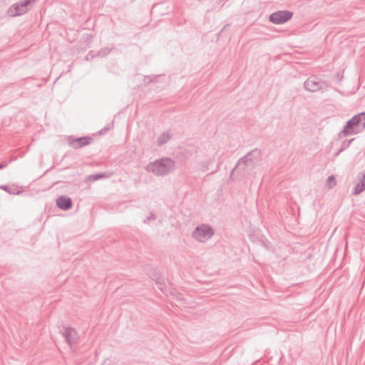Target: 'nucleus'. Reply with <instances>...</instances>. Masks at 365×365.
I'll list each match as a JSON object with an SVG mask.
<instances>
[{
    "instance_id": "11",
    "label": "nucleus",
    "mask_w": 365,
    "mask_h": 365,
    "mask_svg": "<svg viewBox=\"0 0 365 365\" xmlns=\"http://www.w3.org/2000/svg\"><path fill=\"white\" fill-rule=\"evenodd\" d=\"M93 138H68V144L73 148L78 149L89 145Z\"/></svg>"
},
{
    "instance_id": "8",
    "label": "nucleus",
    "mask_w": 365,
    "mask_h": 365,
    "mask_svg": "<svg viewBox=\"0 0 365 365\" xmlns=\"http://www.w3.org/2000/svg\"><path fill=\"white\" fill-rule=\"evenodd\" d=\"M36 0H24L13 4L9 9V14L12 16H16L25 14L28 11V6Z\"/></svg>"
},
{
    "instance_id": "20",
    "label": "nucleus",
    "mask_w": 365,
    "mask_h": 365,
    "mask_svg": "<svg viewBox=\"0 0 365 365\" xmlns=\"http://www.w3.org/2000/svg\"><path fill=\"white\" fill-rule=\"evenodd\" d=\"M108 130V128L106 127L103 129H101L99 132H98V134L100 135H105L106 133V131Z\"/></svg>"
},
{
    "instance_id": "6",
    "label": "nucleus",
    "mask_w": 365,
    "mask_h": 365,
    "mask_svg": "<svg viewBox=\"0 0 365 365\" xmlns=\"http://www.w3.org/2000/svg\"><path fill=\"white\" fill-rule=\"evenodd\" d=\"M150 277L152 279L155 281L158 289H160L163 293L166 295L168 294V293L173 294L172 284L161 277L157 271L154 270L153 273L150 274Z\"/></svg>"
},
{
    "instance_id": "12",
    "label": "nucleus",
    "mask_w": 365,
    "mask_h": 365,
    "mask_svg": "<svg viewBox=\"0 0 365 365\" xmlns=\"http://www.w3.org/2000/svg\"><path fill=\"white\" fill-rule=\"evenodd\" d=\"M365 190V172L361 173L359 182L355 185L353 194L359 195Z\"/></svg>"
},
{
    "instance_id": "10",
    "label": "nucleus",
    "mask_w": 365,
    "mask_h": 365,
    "mask_svg": "<svg viewBox=\"0 0 365 365\" xmlns=\"http://www.w3.org/2000/svg\"><path fill=\"white\" fill-rule=\"evenodd\" d=\"M56 206L64 211L70 210L73 206L71 199L66 195H61L56 200Z\"/></svg>"
},
{
    "instance_id": "9",
    "label": "nucleus",
    "mask_w": 365,
    "mask_h": 365,
    "mask_svg": "<svg viewBox=\"0 0 365 365\" xmlns=\"http://www.w3.org/2000/svg\"><path fill=\"white\" fill-rule=\"evenodd\" d=\"M61 334L70 348L73 349L74 344L78 341L79 336L77 331L71 327H63Z\"/></svg>"
},
{
    "instance_id": "14",
    "label": "nucleus",
    "mask_w": 365,
    "mask_h": 365,
    "mask_svg": "<svg viewBox=\"0 0 365 365\" xmlns=\"http://www.w3.org/2000/svg\"><path fill=\"white\" fill-rule=\"evenodd\" d=\"M336 185V180L334 175H329L326 180V186L331 189Z\"/></svg>"
},
{
    "instance_id": "5",
    "label": "nucleus",
    "mask_w": 365,
    "mask_h": 365,
    "mask_svg": "<svg viewBox=\"0 0 365 365\" xmlns=\"http://www.w3.org/2000/svg\"><path fill=\"white\" fill-rule=\"evenodd\" d=\"M327 83L318 76H312L304 83V88L309 92H316L327 87Z\"/></svg>"
},
{
    "instance_id": "17",
    "label": "nucleus",
    "mask_w": 365,
    "mask_h": 365,
    "mask_svg": "<svg viewBox=\"0 0 365 365\" xmlns=\"http://www.w3.org/2000/svg\"><path fill=\"white\" fill-rule=\"evenodd\" d=\"M155 219V215L153 213H150L146 219L144 220L143 222L149 224L150 221L154 220Z\"/></svg>"
},
{
    "instance_id": "23",
    "label": "nucleus",
    "mask_w": 365,
    "mask_h": 365,
    "mask_svg": "<svg viewBox=\"0 0 365 365\" xmlns=\"http://www.w3.org/2000/svg\"><path fill=\"white\" fill-rule=\"evenodd\" d=\"M234 350H235V348H233V349H232V351L229 352L230 357L231 356V355H232V351H234Z\"/></svg>"
},
{
    "instance_id": "1",
    "label": "nucleus",
    "mask_w": 365,
    "mask_h": 365,
    "mask_svg": "<svg viewBox=\"0 0 365 365\" xmlns=\"http://www.w3.org/2000/svg\"><path fill=\"white\" fill-rule=\"evenodd\" d=\"M261 155V150L255 148L240 158L235 168L230 172V179L235 172L243 176L250 174L260 160Z\"/></svg>"
},
{
    "instance_id": "16",
    "label": "nucleus",
    "mask_w": 365,
    "mask_h": 365,
    "mask_svg": "<svg viewBox=\"0 0 365 365\" xmlns=\"http://www.w3.org/2000/svg\"><path fill=\"white\" fill-rule=\"evenodd\" d=\"M107 177H108V175L105 173H97V174L91 175V178L93 180H98L105 178Z\"/></svg>"
},
{
    "instance_id": "3",
    "label": "nucleus",
    "mask_w": 365,
    "mask_h": 365,
    "mask_svg": "<svg viewBox=\"0 0 365 365\" xmlns=\"http://www.w3.org/2000/svg\"><path fill=\"white\" fill-rule=\"evenodd\" d=\"M365 129V112L359 113L349 120L341 131L344 135L361 133Z\"/></svg>"
},
{
    "instance_id": "7",
    "label": "nucleus",
    "mask_w": 365,
    "mask_h": 365,
    "mask_svg": "<svg viewBox=\"0 0 365 365\" xmlns=\"http://www.w3.org/2000/svg\"><path fill=\"white\" fill-rule=\"evenodd\" d=\"M293 13L289 11H277L269 16L270 22L274 24H282L292 19Z\"/></svg>"
},
{
    "instance_id": "18",
    "label": "nucleus",
    "mask_w": 365,
    "mask_h": 365,
    "mask_svg": "<svg viewBox=\"0 0 365 365\" xmlns=\"http://www.w3.org/2000/svg\"><path fill=\"white\" fill-rule=\"evenodd\" d=\"M109 52H110V50L108 48H103L98 52V55L101 56H106L107 54H108Z\"/></svg>"
},
{
    "instance_id": "19",
    "label": "nucleus",
    "mask_w": 365,
    "mask_h": 365,
    "mask_svg": "<svg viewBox=\"0 0 365 365\" xmlns=\"http://www.w3.org/2000/svg\"><path fill=\"white\" fill-rule=\"evenodd\" d=\"M168 139V138H158V145L161 146V145H164L165 143H167Z\"/></svg>"
},
{
    "instance_id": "2",
    "label": "nucleus",
    "mask_w": 365,
    "mask_h": 365,
    "mask_svg": "<svg viewBox=\"0 0 365 365\" xmlns=\"http://www.w3.org/2000/svg\"><path fill=\"white\" fill-rule=\"evenodd\" d=\"M174 168V160L169 158H163L150 163L147 166V170L158 176H163L173 171Z\"/></svg>"
},
{
    "instance_id": "4",
    "label": "nucleus",
    "mask_w": 365,
    "mask_h": 365,
    "mask_svg": "<svg viewBox=\"0 0 365 365\" xmlns=\"http://www.w3.org/2000/svg\"><path fill=\"white\" fill-rule=\"evenodd\" d=\"M213 235V229L210 226L205 224L197 226L192 232V237L200 242H206L210 239Z\"/></svg>"
},
{
    "instance_id": "22",
    "label": "nucleus",
    "mask_w": 365,
    "mask_h": 365,
    "mask_svg": "<svg viewBox=\"0 0 365 365\" xmlns=\"http://www.w3.org/2000/svg\"><path fill=\"white\" fill-rule=\"evenodd\" d=\"M145 79H148L150 81H153V78L150 76L145 78Z\"/></svg>"
},
{
    "instance_id": "15",
    "label": "nucleus",
    "mask_w": 365,
    "mask_h": 365,
    "mask_svg": "<svg viewBox=\"0 0 365 365\" xmlns=\"http://www.w3.org/2000/svg\"><path fill=\"white\" fill-rule=\"evenodd\" d=\"M355 138H350L349 140H348L347 142L344 141L341 147V148L339 149V150L336 153V155H338L341 152H342L344 149H346V148H348L349 146V145L351 143V142L354 140Z\"/></svg>"
},
{
    "instance_id": "13",
    "label": "nucleus",
    "mask_w": 365,
    "mask_h": 365,
    "mask_svg": "<svg viewBox=\"0 0 365 365\" xmlns=\"http://www.w3.org/2000/svg\"><path fill=\"white\" fill-rule=\"evenodd\" d=\"M0 189L11 195H20L22 192V191L6 185H0Z\"/></svg>"
},
{
    "instance_id": "21",
    "label": "nucleus",
    "mask_w": 365,
    "mask_h": 365,
    "mask_svg": "<svg viewBox=\"0 0 365 365\" xmlns=\"http://www.w3.org/2000/svg\"><path fill=\"white\" fill-rule=\"evenodd\" d=\"M6 165L7 164L6 163H0V170L4 169Z\"/></svg>"
}]
</instances>
